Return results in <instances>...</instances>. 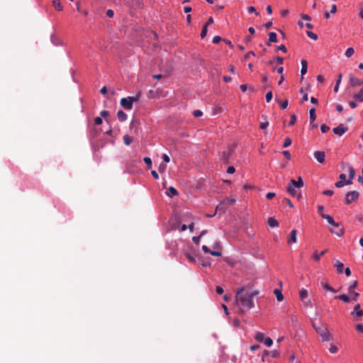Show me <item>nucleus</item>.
I'll list each match as a JSON object with an SVG mask.
<instances>
[{
    "label": "nucleus",
    "mask_w": 363,
    "mask_h": 363,
    "mask_svg": "<svg viewBox=\"0 0 363 363\" xmlns=\"http://www.w3.org/2000/svg\"><path fill=\"white\" fill-rule=\"evenodd\" d=\"M249 13H255L257 16L259 15V13L256 11L255 8L254 6H250L247 9Z\"/></svg>",
    "instance_id": "obj_50"
},
{
    "label": "nucleus",
    "mask_w": 363,
    "mask_h": 363,
    "mask_svg": "<svg viewBox=\"0 0 363 363\" xmlns=\"http://www.w3.org/2000/svg\"><path fill=\"white\" fill-rule=\"evenodd\" d=\"M350 293L352 294V299L356 301L357 297L359 296V293L355 292V291H352Z\"/></svg>",
    "instance_id": "obj_53"
},
{
    "label": "nucleus",
    "mask_w": 363,
    "mask_h": 363,
    "mask_svg": "<svg viewBox=\"0 0 363 363\" xmlns=\"http://www.w3.org/2000/svg\"><path fill=\"white\" fill-rule=\"evenodd\" d=\"M350 82L352 86H358L363 84V80L359 79L352 75L350 77Z\"/></svg>",
    "instance_id": "obj_12"
},
{
    "label": "nucleus",
    "mask_w": 363,
    "mask_h": 363,
    "mask_svg": "<svg viewBox=\"0 0 363 363\" xmlns=\"http://www.w3.org/2000/svg\"><path fill=\"white\" fill-rule=\"evenodd\" d=\"M235 203V199L233 198H228L220 203L216 208L217 211H225V206L228 205H233Z\"/></svg>",
    "instance_id": "obj_8"
},
{
    "label": "nucleus",
    "mask_w": 363,
    "mask_h": 363,
    "mask_svg": "<svg viewBox=\"0 0 363 363\" xmlns=\"http://www.w3.org/2000/svg\"><path fill=\"white\" fill-rule=\"evenodd\" d=\"M255 340L258 342H263L264 340V334L260 332L257 333Z\"/></svg>",
    "instance_id": "obj_27"
},
{
    "label": "nucleus",
    "mask_w": 363,
    "mask_h": 363,
    "mask_svg": "<svg viewBox=\"0 0 363 363\" xmlns=\"http://www.w3.org/2000/svg\"><path fill=\"white\" fill-rule=\"evenodd\" d=\"M354 49L352 48H349L346 50L345 55L347 57H350L354 54Z\"/></svg>",
    "instance_id": "obj_31"
},
{
    "label": "nucleus",
    "mask_w": 363,
    "mask_h": 363,
    "mask_svg": "<svg viewBox=\"0 0 363 363\" xmlns=\"http://www.w3.org/2000/svg\"><path fill=\"white\" fill-rule=\"evenodd\" d=\"M276 101L279 104L281 109L286 108L288 106V100L285 99L284 101H281V100L276 99Z\"/></svg>",
    "instance_id": "obj_25"
},
{
    "label": "nucleus",
    "mask_w": 363,
    "mask_h": 363,
    "mask_svg": "<svg viewBox=\"0 0 363 363\" xmlns=\"http://www.w3.org/2000/svg\"><path fill=\"white\" fill-rule=\"evenodd\" d=\"M306 35L308 37H309L310 38H311L314 40H316L318 39L317 34H315L311 31H306Z\"/></svg>",
    "instance_id": "obj_32"
},
{
    "label": "nucleus",
    "mask_w": 363,
    "mask_h": 363,
    "mask_svg": "<svg viewBox=\"0 0 363 363\" xmlns=\"http://www.w3.org/2000/svg\"><path fill=\"white\" fill-rule=\"evenodd\" d=\"M162 157L163 161L165 162H169L170 161L169 157L166 154H163Z\"/></svg>",
    "instance_id": "obj_59"
},
{
    "label": "nucleus",
    "mask_w": 363,
    "mask_h": 363,
    "mask_svg": "<svg viewBox=\"0 0 363 363\" xmlns=\"http://www.w3.org/2000/svg\"><path fill=\"white\" fill-rule=\"evenodd\" d=\"M106 15L110 17V18H112L114 15V12L113 10L111 9H108L107 11H106Z\"/></svg>",
    "instance_id": "obj_62"
},
{
    "label": "nucleus",
    "mask_w": 363,
    "mask_h": 363,
    "mask_svg": "<svg viewBox=\"0 0 363 363\" xmlns=\"http://www.w3.org/2000/svg\"><path fill=\"white\" fill-rule=\"evenodd\" d=\"M235 149V146L233 145L228 148V150L222 152L220 155V160L225 164H228L230 162L232 158V155L233 154Z\"/></svg>",
    "instance_id": "obj_6"
},
{
    "label": "nucleus",
    "mask_w": 363,
    "mask_h": 363,
    "mask_svg": "<svg viewBox=\"0 0 363 363\" xmlns=\"http://www.w3.org/2000/svg\"><path fill=\"white\" fill-rule=\"evenodd\" d=\"M309 118L311 123H313L316 118L315 116V108H312L309 111Z\"/></svg>",
    "instance_id": "obj_22"
},
{
    "label": "nucleus",
    "mask_w": 363,
    "mask_h": 363,
    "mask_svg": "<svg viewBox=\"0 0 363 363\" xmlns=\"http://www.w3.org/2000/svg\"><path fill=\"white\" fill-rule=\"evenodd\" d=\"M323 194L325 196H332L334 194L333 190H325L323 191Z\"/></svg>",
    "instance_id": "obj_52"
},
{
    "label": "nucleus",
    "mask_w": 363,
    "mask_h": 363,
    "mask_svg": "<svg viewBox=\"0 0 363 363\" xmlns=\"http://www.w3.org/2000/svg\"><path fill=\"white\" fill-rule=\"evenodd\" d=\"M201 237L200 236H197V237H193L192 238V240L193 242L196 244V245H199V242H200V239H201Z\"/></svg>",
    "instance_id": "obj_57"
},
{
    "label": "nucleus",
    "mask_w": 363,
    "mask_h": 363,
    "mask_svg": "<svg viewBox=\"0 0 363 363\" xmlns=\"http://www.w3.org/2000/svg\"><path fill=\"white\" fill-rule=\"evenodd\" d=\"M272 96H273L272 91H268L266 94L267 102H269L272 100Z\"/></svg>",
    "instance_id": "obj_40"
},
{
    "label": "nucleus",
    "mask_w": 363,
    "mask_h": 363,
    "mask_svg": "<svg viewBox=\"0 0 363 363\" xmlns=\"http://www.w3.org/2000/svg\"><path fill=\"white\" fill-rule=\"evenodd\" d=\"M244 288L238 289L236 293V303L239 314H244L254 307L252 298L258 294L257 291L247 292L242 294Z\"/></svg>",
    "instance_id": "obj_1"
},
{
    "label": "nucleus",
    "mask_w": 363,
    "mask_h": 363,
    "mask_svg": "<svg viewBox=\"0 0 363 363\" xmlns=\"http://www.w3.org/2000/svg\"><path fill=\"white\" fill-rule=\"evenodd\" d=\"M357 284H358L357 281H353V282L350 285V286H349V289H349L350 292H352V291H353V290L357 287Z\"/></svg>",
    "instance_id": "obj_36"
},
{
    "label": "nucleus",
    "mask_w": 363,
    "mask_h": 363,
    "mask_svg": "<svg viewBox=\"0 0 363 363\" xmlns=\"http://www.w3.org/2000/svg\"><path fill=\"white\" fill-rule=\"evenodd\" d=\"M276 50L282 51L283 52H287V49L284 45H281L277 46Z\"/></svg>",
    "instance_id": "obj_41"
},
{
    "label": "nucleus",
    "mask_w": 363,
    "mask_h": 363,
    "mask_svg": "<svg viewBox=\"0 0 363 363\" xmlns=\"http://www.w3.org/2000/svg\"><path fill=\"white\" fill-rule=\"evenodd\" d=\"M353 98L359 102H363V87L358 93L354 94Z\"/></svg>",
    "instance_id": "obj_16"
},
{
    "label": "nucleus",
    "mask_w": 363,
    "mask_h": 363,
    "mask_svg": "<svg viewBox=\"0 0 363 363\" xmlns=\"http://www.w3.org/2000/svg\"><path fill=\"white\" fill-rule=\"evenodd\" d=\"M277 36L274 32H270L269 33V43L267 45H269L270 43H277Z\"/></svg>",
    "instance_id": "obj_18"
},
{
    "label": "nucleus",
    "mask_w": 363,
    "mask_h": 363,
    "mask_svg": "<svg viewBox=\"0 0 363 363\" xmlns=\"http://www.w3.org/2000/svg\"><path fill=\"white\" fill-rule=\"evenodd\" d=\"M301 18L306 21H311V18L308 14H302Z\"/></svg>",
    "instance_id": "obj_64"
},
{
    "label": "nucleus",
    "mask_w": 363,
    "mask_h": 363,
    "mask_svg": "<svg viewBox=\"0 0 363 363\" xmlns=\"http://www.w3.org/2000/svg\"><path fill=\"white\" fill-rule=\"evenodd\" d=\"M193 115H194L195 117L198 118V117L201 116L203 115V113H202V111H200V110H195V111L193 112Z\"/></svg>",
    "instance_id": "obj_45"
},
{
    "label": "nucleus",
    "mask_w": 363,
    "mask_h": 363,
    "mask_svg": "<svg viewBox=\"0 0 363 363\" xmlns=\"http://www.w3.org/2000/svg\"><path fill=\"white\" fill-rule=\"evenodd\" d=\"M216 293L218 294H222L223 293V289L221 286H218L216 289Z\"/></svg>",
    "instance_id": "obj_61"
},
{
    "label": "nucleus",
    "mask_w": 363,
    "mask_h": 363,
    "mask_svg": "<svg viewBox=\"0 0 363 363\" xmlns=\"http://www.w3.org/2000/svg\"><path fill=\"white\" fill-rule=\"evenodd\" d=\"M186 257L187 259L189 260V262H195V259L189 253H186Z\"/></svg>",
    "instance_id": "obj_47"
},
{
    "label": "nucleus",
    "mask_w": 363,
    "mask_h": 363,
    "mask_svg": "<svg viewBox=\"0 0 363 363\" xmlns=\"http://www.w3.org/2000/svg\"><path fill=\"white\" fill-rule=\"evenodd\" d=\"M323 218L327 220L328 223L330 225L337 228V230H335L333 228H330V233L335 234L336 235H337L339 237H340L343 235V233H344L343 229L340 227V224L338 223H336L334 220V219L332 218V216H330V215L323 216Z\"/></svg>",
    "instance_id": "obj_3"
},
{
    "label": "nucleus",
    "mask_w": 363,
    "mask_h": 363,
    "mask_svg": "<svg viewBox=\"0 0 363 363\" xmlns=\"http://www.w3.org/2000/svg\"><path fill=\"white\" fill-rule=\"evenodd\" d=\"M313 326L314 329L315 330V331L317 332V333H318L321 336L323 341L329 340L330 333L328 332V330L327 329V328L325 325H323L322 324L320 325L313 324Z\"/></svg>",
    "instance_id": "obj_5"
},
{
    "label": "nucleus",
    "mask_w": 363,
    "mask_h": 363,
    "mask_svg": "<svg viewBox=\"0 0 363 363\" xmlns=\"http://www.w3.org/2000/svg\"><path fill=\"white\" fill-rule=\"evenodd\" d=\"M283 202H284V203H287V205H288L290 208H293V207H294V204L292 203L291 201L289 199L284 198V199H283Z\"/></svg>",
    "instance_id": "obj_43"
},
{
    "label": "nucleus",
    "mask_w": 363,
    "mask_h": 363,
    "mask_svg": "<svg viewBox=\"0 0 363 363\" xmlns=\"http://www.w3.org/2000/svg\"><path fill=\"white\" fill-rule=\"evenodd\" d=\"M264 342L267 347H271L273 344V341L270 337L264 339Z\"/></svg>",
    "instance_id": "obj_38"
},
{
    "label": "nucleus",
    "mask_w": 363,
    "mask_h": 363,
    "mask_svg": "<svg viewBox=\"0 0 363 363\" xmlns=\"http://www.w3.org/2000/svg\"><path fill=\"white\" fill-rule=\"evenodd\" d=\"M347 130H348V128L347 126H345L343 124H340L338 126H337L333 129V132L335 134L338 135L339 136H342Z\"/></svg>",
    "instance_id": "obj_9"
},
{
    "label": "nucleus",
    "mask_w": 363,
    "mask_h": 363,
    "mask_svg": "<svg viewBox=\"0 0 363 363\" xmlns=\"http://www.w3.org/2000/svg\"><path fill=\"white\" fill-rule=\"evenodd\" d=\"M307 68H308V62L305 60H301V76L304 75L307 72Z\"/></svg>",
    "instance_id": "obj_17"
},
{
    "label": "nucleus",
    "mask_w": 363,
    "mask_h": 363,
    "mask_svg": "<svg viewBox=\"0 0 363 363\" xmlns=\"http://www.w3.org/2000/svg\"><path fill=\"white\" fill-rule=\"evenodd\" d=\"M328 250H325L322 251L320 254L318 253L317 250L315 251L314 255H313V259L316 262H318L320 259V257L323 256Z\"/></svg>",
    "instance_id": "obj_23"
},
{
    "label": "nucleus",
    "mask_w": 363,
    "mask_h": 363,
    "mask_svg": "<svg viewBox=\"0 0 363 363\" xmlns=\"http://www.w3.org/2000/svg\"><path fill=\"white\" fill-rule=\"evenodd\" d=\"M52 5L58 11H62L63 7L59 0H54L52 1Z\"/></svg>",
    "instance_id": "obj_26"
},
{
    "label": "nucleus",
    "mask_w": 363,
    "mask_h": 363,
    "mask_svg": "<svg viewBox=\"0 0 363 363\" xmlns=\"http://www.w3.org/2000/svg\"><path fill=\"white\" fill-rule=\"evenodd\" d=\"M179 194L178 191L173 186L169 187L167 191V195L169 197L177 196Z\"/></svg>",
    "instance_id": "obj_15"
},
{
    "label": "nucleus",
    "mask_w": 363,
    "mask_h": 363,
    "mask_svg": "<svg viewBox=\"0 0 363 363\" xmlns=\"http://www.w3.org/2000/svg\"><path fill=\"white\" fill-rule=\"evenodd\" d=\"M221 40V38L218 35L217 36H215L213 38V43L214 44H218L220 41Z\"/></svg>",
    "instance_id": "obj_48"
},
{
    "label": "nucleus",
    "mask_w": 363,
    "mask_h": 363,
    "mask_svg": "<svg viewBox=\"0 0 363 363\" xmlns=\"http://www.w3.org/2000/svg\"><path fill=\"white\" fill-rule=\"evenodd\" d=\"M336 12H337V6L335 4H333L330 13H335Z\"/></svg>",
    "instance_id": "obj_63"
},
{
    "label": "nucleus",
    "mask_w": 363,
    "mask_h": 363,
    "mask_svg": "<svg viewBox=\"0 0 363 363\" xmlns=\"http://www.w3.org/2000/svg\"><path fill=\"white\" fill-rule=\"evenodd\" d=\"M140 94L135 96H128L121 99V105L125 110H131L133 108V104L138 101Z\"/></svg>",
    "instance_id": "obj_4"
},
{
    "label": "nucleus",
    "mask_w": 363,
    "mask_h": 363,
    "mask_svg": "<svg viewBox=\"0 0 363 363\" xmlns=\"http://www.w3.org/2000/svg\"><path fill=\"white\" fill-rule=\"evenodd\" d=\"M291 145V140L289 138H286L283 144V147H287Z\"/></svg>",
    "instance_id": "obj_34"
},
{
    "label": "nucleus",
    "mask_w": 363,
    "mask_h": 363,
    "mask_svg": "<svg viewBox=\"0 0 363 363\" xmlns=\"http://www.w3.org/2000/svg\"><path fill=\"white\" fill-rule=\"evenodd\" d=\"M275 196V193H273V192H269L266 195V197L268 199H273L274 197Z\"/></svg>",
    "instance_id": "obj_60"
},
{
    "label": "nucleus",
    "mask_w": 363,
    "mask_h": 363,
    "mask_svg": "<svg viewBox=\"0 0 363 363\" xmlns=\"http://www.w3.org/2000/svg\"><path fill=\"white\" fill-rule=\"evenodd\" d=\"M348 169H349V178L350 179H353L355 177V170L351 165L348 166Z\"/></svg>",
    "instance_id": "obj_28"
},
{
    "label": "nucleus",
    "mask_w": 363,
    "mask_h": 363,
    "mask_svg": "<svg viewBox=\"0 0 363 363\" xmlns=\"http://www.w3.org/2000/svg\"><path fill=\"white\" fill-rule=\"evenodd\" d=\"M334 267L336 268V271L337 274H342L343 271V264L340 262L339 260H336Z\"/></svg>",
    "instance_id": "obj_14"
},
{
    "label": "nucleus",
    "mask_w": 363,
    "mask_h": 363,
    "mask_svg": "<svg viewBox=\"0 0 363 363\" xmlns=\"http://www.w3.org/2000/svg\"><path fill=\"white\" fill-rule=\"evenodd\" d=\"M235 172V169L233 166H230L228 167L227 172L228 174H233Z\"/></svg>",
    "instance_id": "obj_55"
},
{
    "label": "nucleus",
    "mask_w": 363,
    "mask_h": 363,
    "mask_svg": "<svg viewBox=\"0 0 363 363\" xmlns=\"http://www.w3.org/2000/svg\"><path fill=\"white\" fill-rule=\"evenodd\" d=\"M330 352L335 354L338 351V348L336 345H332L329 348Z\"/></svg>",
    "instance_id": "obj_39"
},
{
    "label": "nucleus",
    "mask_w": 363,
    "mask_h": 363,
    "mask_svg": "<svg viewBox=\"0 0 363 363\" xmlns=\"http://www.w3.org/2000/svg\"><path fill=\"white\" fill-rule=\"evenodd\" d=\"M296 121V116L293 114L291 116V119H290V121H289V125H293L295 124Z\"/></svg>",
    "instance_id": "obj_44"
},
{
    "label": "nucleus",
    "mask_w": 363,
    "mask_h": 363,
    "mask_svg": "<svg viewBox=\"0 0 363 363\" xmlns=\"http://www.w3.org/2000/svg\"><path fill=\"white\" fill-rule=\"evenodd\" d=\"M268 225L272 228H275L279 226V222L274 217H270L268 219Z\"/></svg>",
    "instance_id": "obj_19"
},
{
    "label": "nucleus",
    "mask_w": 363,
    "mask_h": 363,
    "mask_svg": "<svg viewBox=\"0 0 363 363\" xmlns=\"http://www.w3.org/2000/svg\"><path fill=\"white\" fill-rule=\"evenodd\" d=\"M359 193L357 191H352L347 193L345 195V202L346 204H350L352 202L357 201L359 198Z\"/></svg>",
    "instance_id": "obj_7"
},
{
    "label": "nucleus",
    "mask_w": 363,
    "mask_h": 363,
    "mask_svg": "<svg viewBox=\"0 0 363 363\" xmlns=\"http://www.w3.org/2000/svg\"><path fill=\"white\" fill-rule=\"evenodd\" d=\"M322 285L323 288L328 291H332V292H336V291L330 286L328 283H322Z\"/></svg>",
    "instance_id": "obj_33"
},
{
    "label": "nucleus",
    "mask_w": 363,
    "mask_h": 363,
    "mask_svg": "<svg viewBox=\"0 0 363 363\" xmlns=\"http://www.w3.org/2000/svg\"><path fill=\"white\" fill-rule=\"evenodd\" d=\"M329 129L330 128L326 124H323L320 126V130L323 133H326Z\"/></svg>",
    "instance_id": "obj_42"
},
{
    "label": "nucleus",
    "mask_w": 363,
    "mask_h": 363,
    "mask_svg": "<svg viewBox=\"0 0 363 363\" xmlns=\"http://www.w3.org/2000/svg\"><path fill=\"white\" fill-rule=\"evenodd\" d=\"M314 157L320 163H323L325 162V154L323 151H315L314 152Z\"/></svg>",
    "instance_id": "obj_11"
},
{
    "label": "nucleus",
    "mask_w": 363,
    "mask_h": 363,
    "mask_svg": "<svg viewBox=\"0 0 363 363\" xmlns=\"http://www.w3.org/2000/svg\"><path fill=\"white\" fill-rule=\"evenodd\" d=\"M102 122H103V121H102V118L101 117H96L94 119V123L96 125H101L102 123Z\"/></svg>",
    "instance_id": "obj_54"
},
{
    "label": "nucleus",
    "mask_w": 363,
    "mask_h": 363,
    "mask_svg": "<svg viewBox=\"0 0 363 363\" xmlns=\"http://www.w3.org/2000/svg\"><path fill=\"white\" fill-rule=\"evenodd\" d=\"M144 162H145V164H147L149 166V167H151V165H152V160H151V159L150 157H145L144 158Z\"/></svg>",
    "instance_id": "obj_51"
},
{
    "label": "nucleus",
    "mask_w": 363,
    "mask_h": 363,
    "mask_svg": "<svg viewBox=\"0 0 363 363\" xmlns=\"http://www.w3.org/2000/svg\"><path fill=\"white\" fill-rule=\"evenodd\" d=\"M335 298L342 301L345 303H348L350 301L349 297L345 294H341L338 296H336Z\"/></svg>",
    "instance_id": "obj_30"
},
{
    "label": "nucleus",
    "mask_w": 363,
    "mask_h": 363,
    "mask_svg": "<svg viewBox=\"0 0 363 363\" xmlns=\"http://www.w3.org/2000/svg\"><path fill=\"white\" fill-rule=\"evenodd\" d=\"M351 315H353L354 318L359 319L363 315V311L361 309L360 305L357 304L354 311L351 313Z\"/></svg>",
    "instance_id": "obj_10"
},
{
    "label": "nucleus",
    "mask_w": 363,
    "mask_h": 363,
    "mask_svg": "<svg viewBox=\"0 0 363 363\" xmlns=\"http://www.w3.org/2000/svg\"><path fill=\"white\" fill-rule=\"evenodd\" d=\"M299 296H300V298L301 300L303 302V303L305 305H308V303H311V301L308 300V301H305V299L307 298L308 296V291L306 289H302L301 291H300V293H299Z\"/></svg>",
    "instance_id": "obj_13"
},
{
    "label": "nucleus",
    "mask_w": 363,
    "mask_h": 363,
    "mask_svg": "<svg viewBox=\"0 0 363 363\" xmlns=\"http://www.w3.org/2000/svg\"><path fill=\"white\" fill-rule=\"evenodd\" d=\"M323 211H324V206H322V205H319L318 206V213H319V215L323 218V216H327V214H325L323 213Z\"/></svg>",
    "instance_id": "obj_35"
},
{
    "label": "nucleus",
    "mask_w": 363,
    "mask_h": 363,
    "mask_svg": "<svg viewBox=\"0 0 363 363\" xmlns=\"http://www.w3.org/2000/svg\"><path fill=\"white\" fill-rule=\"evenodd\" d=\"M355 328L357 332L363 333V325L362 324H361V323L357 324L356 325Z\"/></svg>",
    "instance_id": "obj_46"
},
{
    "label": "nucleus",
    "mask_w": 363,
    "mask_h": 363,
    "mask_svg": "<svg viewBox=\"0 0 363 363\" xmlns=\"http://www.w3.org/2000/svg\"><path fill=\"white\" fill-rule=\"evenodd\" d=\"M207 25H204L201 33V38H204L207 34Z\"/></svg>",
    "instance_id": "obj_37"
},
{
    "label": "nucleus",
    "mask_w": 363,
    "mask_h": 363,
    "mask_svg": "<svg viewBox=\"0 0 363 363\" xmlns=\"http://www.w3.org/2000/svg\"><path fill=\"white\" fill-rule=\"evenodd\" d=\"M117 117L120 121H125L127 119V115L122 110H119L117 113Z\"/></svg>",
    "instance_id": "obj_20"
},
{
    "label": "nucleus",
    "mask_w": 363,
    "mask_h": 363,
    "mask_svg": "<svg viewBox=\"0 0 363 363\" xmlns=\"http://www.w3.org/2000/svg\"><path fill=\"white\" fill-rule=\"evenodd\" d=\"M296 230H293L291 232V236L288 240L289 242H296Z\"/></svg>",
    "instance_id": "obj_24"
},
{
    "label": "nucleus",
    "mask_w": 363,
    "mask_h": 363,
    "mask_svg": "<svg viewBox=\"0 0 363 363\" xmlns=\"http://www.w3.org/2000/svg\"><path fill=\"white\" fill-rule=\"evenodd\" d=\"M303 186V182L301 177H298V181L294 180V179H291L289 184L287 186V192L294 197H297L300 199L301 197V194L298 193L296 189H301Z\"/></svg>",
    "instance_id": "obj_2"
},
{
    "label": "nucleus",
    "mask_w": 363,
    "mask_h": 363,
    "mask_svg": "<svg viewBox=\"0 0 363 363\" xmlns=\"http://www.w3.org/2000/svg\"><path fill=\"white\" fill-rule=\"evenodd\" d=\"M123 142L126 145H130L133 142V139L128 135H125L123 136Z\"/></svg>",
    "instance_id": "obj_29"
},
{
    "label": "nucleus",
    "mask_w": 363,
    "mask_h": 363,
    "mask_svg": "<svg viewBox=\"0 0 363 363\" xmlns=\"http://www.w3.org/2000/svg\"><path fill=\"white\" fill-rule=\"evenodd\" d=\"M210 254L215 257H220L222 255L220 252L211 250Z\"/></svg>",
    "instance_id": "obj_49"
},
{
    "label": "nucleus",
    "mask_w": 363,
    "mask_h": 363,
    "mask_svg": "<svg viewBox=\"0 0 363 363\" xmlns=\"http://www.w3.org/2000/svg\"><path fill=\"white\" fill-rule=\"evenodd\" d=\"M276 298L278 301H282L284 300V296L280 289H276L274 291Z\"/></svg>",
    "instance_id": "obj_21"
},
{
    "label": "nucleus",
    "mask_w": 363,
    "mask_h": 363,
    "mask_svg": "<svg viewBox=\"0 0 363 363\" xmlns=\"http://www.w3.org/2000/svg\"><path fill=\"white\" fill-rule=\"evenodd\" d=\"M283 155H284V157L287 159V160H290L291 159V154L290 152L288 151V150H285L283 152Z\"/></svg>",
    "instance_id": "obj_58"
},
{
    "label": "nucleus",
    "mask_w": 363,
    "mask_h": 363,
    "mask_svg": "<svg viewBox=\"0 0 363 363\" xmlns=\"http://www.w3.org/2000/svg\"><path fill=\"white\" fill-rule=\"evenodd\" d=\"M335 186L337 188H341L343 186H345V182H342V181H338L335 184Z\"/></svg>",
    "instance_id": "obj_56"
}]
</instances>
